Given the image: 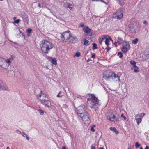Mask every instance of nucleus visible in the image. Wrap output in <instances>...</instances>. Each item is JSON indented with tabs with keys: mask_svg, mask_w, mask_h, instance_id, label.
<instances>
[{
	"mask_svg": "<svg viewBox=\"0 0 149 149\" xmlns=\"http://www.w3.org/2000/svg\"><path fill=\"white\" fill-rule=\"evenodd\" d=\"M61 37L63 42L74 43L76 42L77 40V37L71 35L69 31L61 34Z\"/></svg>",
	"mask_w": 149,
	"mask_h": 149,
	"instance_id": "obj_1",
	"label": "nucleus"
},
{
	"mask_svg": "<svg viewBox=\"0 0 149 149\" xmlns=\"http://www.w3.org/2000/svg\"><path fill=\"white\" fill-rule=\"evenodd\" d=\"M40 46L41 50L45 54L48 53L49 51L53 47L52 44L45 40L41 41Z\"/></svg>",
	"mask_w": 149,
	"mask_h": 149,
	"instance_id": "obj_2",
	"label": "nucleus"
},
{
	"mask_svg": "<svg viewBox=\"0 0 149 149\" xmlns=\"http://www.w3.org/2000/svg\"><path fill=\"white\" fill-rule=\"evenodd\" d=\"M88 99L87 106L90 107H93L98 104V100L93 94H88L86 96Z\"/></svg>",
	"mask_w": 149,
	"mask_h": 149,
	"instance_id": "obj_3",
	"label": "nucleus"
},
{
	"mask_svg": "<svg viewBox=\"0 0 149 149\" xmlns=\"http://www.w3.org/2000/svg\"><path fill=\"white\" fill-rule=\"evenodd\" d=\"M113 73L110 70H107L103 73V77L106 80H110L112 78Z\"/></svg>",
	"mask_w": 149,
	"mask_h": 149,
	"instance_id": "obj_4",
	"label": "nucleus"
},
{
	"mask_svg": "<svg viewBox=\"0 0 149 149\" xmlns=\"http://www.w3.org/2000/svg\"><path fill=\"white\" fill-rule=\"evenodd\" d=\"M86 113H87V112L86 111L84 105H81L78 107L77 113L79 116H81V115H83Z\"/></svg>",
	"mask_w": 149,
	"mask_h": 149,
	"instance_id": "obj_5",
	"label": "nucleus"
},
{
	"mask_svg": "<svg viewBox=\"0 0 149 149\" xmlns=\"http://www.w3.org/2000/svg\"><path fill=\"white\" fill-rule=\"evenodd\" d=\"M123 9H120L116 13L113 14V17L114 18L120 19L123 16Z\"/></svg>",
	"mask_w": 149,
	"mask_h": 149,
	"instance_id": "obj_6",
	"label": "nucleus"
},
{
	"mask_svg": "<svg viewBox=\"0 0 149 149\" xmlns=\"http://www.w3.org/2000/svg\"><path fill=\"white\" fill-rule=\"evenodd\" d=\"M130 48V46L129 43L127 42H124L123 43V47L122 51L124 53L127 52Z\"/></svg>",
	"mask_w": 149,
	"mask_h": 149,
	"instance_id": "obj_7",
	"label": "nucleus"
},
{
	"mask_svg": "<svg viewBox=\"0 0 149 149\" xmlns=\"http://www.w3.org/2000/svg\"><path fill=\"white\" fill-rule=\"evenodd\" d=\"M80 116L82 118L83 121L85 124H88L90 123V120L87 112L84 113L83 115H81Z\"/></svg>",
	"mask_w": 149,
	"mask_h": 149,
	"instance_id": "obj_8",
	"label": "nucleus"
},
{
	"mask_svg": "<svg viewBox=\"0 0 149 149\" xmlns=\"http://www.w3.org/2000/svg\"><path fill=\"white\" fill-rule=\"evenodd\" d=\"M40 102L42 104L48 107H50L51 106L50 102L49 100L45 99H40Z\"/></svg>",
	"mask_w": 149,
	"mask_h": 149,
	"instance_id": "obj_9",
	"label": "nucleus"
},
{
	"mask_svg": "<svg viewBox=\"0 0 149 149\" xmlns=\"http://www.w3.org/2000/svg\"><path fill=\"white\" fill-rule=\"evenodd\" d=\"M107 118L112 122H115L117 121L118 118L116 117L114 113H111L110 116L107 117Z\"/></svg>",
	"mask_w": 149,
	"mask_h": 149,
	"instance_id": "obj_10",
	"label": "nucleus"
},
{
	"mask_svg": "<svg viewBox=\"0 0 149 149\" xmlns=\"http://www.w3.org/2000/svg\"><path fill=\"white\" fill-rule=\"evenodd\" d=\"M105 39V43L107 45V51H109V49H108V45L109 44V40H111L112 41H113V40L111 39V38L109 37L108 36H104L102 38V40H103L104 39Z\"/></svg>",
	"mask_w": 149,
	"mask_h": 149,
	"instance_id": "obj_11",
	"label": "nucleus"
},
{
	"mask_svg": "<svg viewBox=\"0 0 149 149\" xmlns=\"http://www.w3.org/2000/svg\"><path fill=\"white\" fill-rule=\"evenodd\" d=\"M10 66V65L9 64H7V63L6 62V60L5 59L4 60V61H3V63L1 65L0 68H2L3 70H9L8 67Z\"/></svg>",
	"mask_w": 149,
	"mask_h": 149,
	"instance_id": "obj_12",
	"label": "nucleus"
},
{
	"mask_svg": "<svg viewBox=\"0 0 149 149\" xmlns=\"http://www.w3.org/2000/svg\"><path fill=\"white\" fill-rule=\"evenodd\" d=\"M0 89L8 90V88L5 83L0 80Z\"/></svg>",
	"mask_w": 149,
	"mask_h": 149,
	"instance_id": "obj_13",
	"label": "nucleus"
},
{
	"mask_svg": "<svg viewBox=\"0 0 149 149\" xmlns=\"http://www.w3.org/2000/svg\"><path fill=\"white\" fill-rule=\"evenodd\" d=\"M111 79L115 81H119L120 80L119 77L114 73Z\"/></svg>",
	"mask_w": 149,
	"mask_h": 149,
	"instance_id": "obj_14",
	"label": "nucleus"
},
{
	"mask_svg": "<svg viewBox=\"0 0 149 149\" xmlns=\"http://www.w3.org/2000/svg\"><path fill=\"white\" fill-rule=\"evenodd\" d=\"M83 29L84 31L87 33H89L91 31V29L87 26L84 27Z\"/></svg>",
	"mask_w": 149,
	"mask_h": 149,
	"instance_id": "obj_15",
	"label": "nucleus"
},
{
	"mask_svg": "<svg viewBox=\"0 0 149 149\" xmlns=\"http://www.w3.org/2000/svg\"><path fill=\"white\" fill-rule=\"evenodd\" d=\"M138 67L136 65L134 66H132L131 67V69L132 70H133L135 72H139V70H138Z\"/></svg>",
	"mask_w": 149,
	"mask_h": 149,
	"instance_id": "obj_16",
	"label": "nucleus"
},
{
	"mask_svg": "<svg viewBox=\"0 0 149 149\" xmlns=\"http://www.w3.org/2000/svg\"><path fill=\"white\" fill-rule=\"evenodd\" d=\"M37 97L40 100V99L39 98V97H40V98L41 97H42V99H45V97H46V95L42 93V91H41V93H40L39 96H37Z\"/></svg>",
	"mask_w": 149,
	"mask_h": 149,
	"instance_id": "obj_17",
	"label": "nucleus"
},
{
	"mask_svg": "<svg viewBox=\"0 0 149 149\" xmlns=\"http://www.w3.org/2000/svg\"><path fill=\"white\" fill-rule=\"evenodd\" d=\"M145 115V114L144 113H140L136 115V117H140L142 119Z\"/></svg>",
	"mask_w": 149,
	"mask_h": 149,
	"instance_id": "obj_18",
	"label": "nucleus"
},
{
	"mask_svg": "<svg viewBox=\"0 0 149 149\" xmlns=\"http://www.w3.org/2000/svg\"><path fill=\"white\" fill-rule=\"evenodd\" d=\"M142 118L140 117H136L135 120H136L137 124L139 125L142 121Z\"/></svg>",
	"mask_w": 149,
	"mask_h": 149,
	"instance_id": "obj_19",
	"label": "nucleus"
},
{
	"mask_svg": "<svg viewBox=\"0 0 149 149\" xmlns=\"http://www.w3.org/2000/svg\"><path fill=\"white\" fill-rule=\"evenodd\" d=\"M129 28L130 29V31L132 33H134L135 32V29L133 27L131 26V25L130 26Z\"/></svg>",
	"mask_w": 149,
	"mask_h": 149,
	"instance_id": "obj_20",
	"label": "nucleus"
},
{
	"mask_svg": "<svg viewBox=\"0 0 149 149\" xmlns=\"http://www.w3.org/2000/svg\"><path fill=\"white\" fill-rule=\"evenodd\" d=\"M64 95V93H63L62 91L59 92L58 94L57 95V97H62Z\"/></svg>",
	"mask_w": 149,
	"mask_h": 149,
	"instance_id": "obj_21",
	"label": "nucleus"
},
{
	"mask_svg": "<svg viewBox=\"0 0 149 149\" xmlns=\"http://www.w3.org/2000/svg\"><path fill=\"white\" fill-rule=\"evenodd\" d=\"M110 129L111 130L114 131L116 134H118V133L115 127H111Z\"/></svg>",
	"mask_w": 149,
	"mask_h": 149,
	"instance_id": "obj_22",
	"label": "nucleus"
},
{
	"mask_svg": "<svg viewBox=\"0 0 149 149\" xmlns=\"http://www.w3.org/2000/svg\"><path fill=\"white\" fill-rule=\"evenodd\" d=\"M51 62L52 64L55 65L57 64L55 58H52V59H51Z\"/></svg>",
	"mask_w": 149,
	"mask_h": 149,
	"instance_id": "obj_23",
	"label": "nucleus"
},
{
	"mask_svg": "<svg viewBox=\"0 0 149 149\" xmlns=\"http://www.w3.org/2000/svg\"><path fill=\"white\" fill-rule=\"evenodd\" d=\"M138 40H139L137 38H136L132 40V42L133 44H136L137 43Z\"/></svg>",
	"mask_w": 149,
	"mask_h": 149,
	"instance_id": "obj_24",
	"label": "nucleus"
},
{
	"mask_svg": "<svg viewBox=\"0 0 149 149\" xmlns=\"http://www.w3.org/2000/svg\"><path fill=\"white\" fill-rule=\"evenodd\" d=\"M117 1L119 4L121 5L124 4V0H118V1Z\"/></svg>",
	"mask_w": 149,
	"mask_h": 149,
	"instance_id": "obj_25",
	"label": "nucleus"
},
{
	"mask_svg": "<svg viewBox=\"0 0 149 149\" xmlns=\"http://www.w3.org/2000/svg\"><path fill=\"white\" fill-rule=\"evenodd\" d=\"M130 63L132 65V66H134L136 65V62L133 60L131 61H130Z\"/></svg>",
	"mask_w": 149,
	"mask_h": 149,
	"instance_id": "obj_26",
	"label": "nucleus"
},
{
	"mask_svg": "<svg viewBox=\"0 0 149 149\" xmlns=\"http://www.w3.org/2000/svg\"><path fill=\"white\" fill-rule=\"evenodd\" d=\"M84 41V45H86V46H88L89 45V41L88 40H86V39H85Z\"/></svg>",
	"mask_w": 149,
	"mask_h": 149,
	"instance_id": "obj_27",
	"label": "nucleus"
},
{
	"mask_svg": "<svg viewBox=\"0 0 149 149\" xmlns=\"http://www.w3.org/2000/svg\"><path fill=\"white\" fill-rule=\"evenodd\" d=\"M67 4H68V5L66 6V8H69L70 10H72V9L73 8L71 7V6H72V5L68 3H67Z\"/></svg>",
	"mask_w": 149,
	"mask_h": 149,
	"instance_id": "obj_28",
	"label": "nucleus"
},
{
	"mask_svg": "<svg viewBox=\"0 0 149 149\" xmlns=\"http://www.w3.org/2000/svg\"><path fill=\"white\" fill-rule=\"evenodd\" d=\"M140 146V144H139L138 142H136L135 143V146L136 148L139 147Z\"/></svg>",
	"mask_w": 149,
	"mask_h": 149,
	"instance_id": "obj_29",
	"label": "nucleus"
},
{
	"mask_svg": "<svg viewBox=\"0 0 149 149\" xmlns=\"http://www.w3.org/2000/svg\"><path fill=\"white\" fill-rule=\"evenodd\" d=\"M93 48L94 49H95L97 48V45L96 44L94 43L93 44Z\"/></svg>",
	"mask_w": 149,
	"mask_h": 149,
	"instance_id": "obj_30",
	"label": "nucleus"
},
{
	"mask_svg": "<svg viewBox=\"0 0 149 149\" xmlns=\"http://www.w3.org/2000/svg\"><path fill=\"white\" fill-rule=\"evenodd\" d=\"M38 111L39 112V113L40 115H42L44 113V111L42 110H38Z\"/></svg>",
	"mask_w": 149,
	"mask_h": 149,
	"instance_id": "obj_31",
	"label": "nucleus"
},
{
	"mask_svg": "<svg viewBox=\"0 0 149 149\" xmlns=\"http://www.w3.org/2000/svg\"><path fill=\"white\" fill-rule=\"evenodd\" d=\"M118 55L119 57L120 58H121L123 56L122 53L121 52H118Z\"/></svg>",
	"mask_w": 149,
	"mask_h": 149,
	"instance_id": "obj_32",
	"label": "nucleus"
},
{
	"mask_svg": "<svg viewBox=\"0 0 149 149\" xmlns=\"http://www.w3.org/2000/svg\"><path fill=\"white\" fill-rule=\"evenodd\" d=\"M80 56V53L79 52H77L75 54V56L77 57H79Z\"/></svg>",
	"mask_w": 149,
	"mask_h": 149,
	"instance_id": "obj_33",
	"label": "nucleus"
},
{
	"mask_svg": "<svg viewBox=\"0 0 149 149\" xmlns=\"http://www.w3.org/2000/svg\"><path fill=\"white\" fill-rule=\"evenodd\" d=\"M95 127V125H92L91 128V130L93 132L95 131V130L94 129V127Z\"/></svg>",
	"mask_w": 149,
	"mask_h": 149,
	"instance_id": "obj_34",
	"label": "nucleus"
},
{
	"mask_svg": "<svg viewBox=\"0 0 149 149\" xmlns=\"http://www.w3.org/2000/svg\"><path fill=\"white\" fill-rule=\"evenodd\" d=\"M28 20H29V19H28V17L27 16H26L24 18V21H26L27 22V23H28Z\"/></svg>",
	"mask_w": 149,
	"mask_h": 149,
	"instance_id": "obj_35",
	"label": "nucleus"
},
{
	"mask_svg": "<svg viewBox=\"0 0 149 149\" xmlns=\"http://www.w3.org/2000/svg\"><path fill=\"white\" fill-rule=\"evenodd\" d=\"M20 22V20L19 19H17L16 20L14 21V22L16 23H19Z\"/></svg>",
	"mask_w": 149,
	"mask_h": 149,
	"instance_id": "obj_36",
	"label": "nucleus"
},
{
	"mask_svg": "<svg viewBox=\"0 0 149 149\" xmlns=\"http://www.w3.org/2000/svg\"><path fill=\"white\" fill-rule=\"evenodd\" d=\"M84 24L83 23H81L79 26V27H83L84 26Z\"/></svg>",
	"mask_w": 149,
	"mask_h": 149,
	"instance_id": "obj_37",
	"label": "nucleus"
},
{
	"mask_svg": "<svg viewBox=\"0 0 149 149\" xmlns=\"http://www.w3.org/2000/svg\"><path fill=\"white\" fill-rule=\"evenodd\" d=\"M32 30L31 29L29 28L27 30V31L28 33H30L31 32Z\"/></svg>",
	"mask_w": 149,
	"mask_h": 149,
	"instance_id": "obj_38",
	"label": "nucleus"
},
{
	"mask_svg": "<svg viewBox=\"0 0 149 149\" xmlns=\"http://www.w3.org/2000/svg\"><path fill=\"white\" fill-rule=\"evenodd\" d=\"M20 133L21 134H22V136H23L24 137H25L24 135H26L25 133L24 132H22H22L20 131H19Z\"/></svg>",
	"mask_w": 149,
	"mask_h": 149,
	"instance_id": "obj_39",
	"label": "nucleus"
},
{
	"mask_svg": "<svg viewBox=\"0 0 149 149\" xmlns=\"http://www.w3.org/2000/svg\"><path fill=\"white\" fill-rule=\"evenodd\" d=\"M6 62L7 64H9V63H11V62L9 59H8L6 61Z\"/></svg>",
	"mask_w": 149,
	"mask_h": 149,
	"instance_id": "obj_40",
	"label": "nucleus"
},
{
	"mask_svg": "<svg viewBox=\"0 0 149 149\" xmlns=\"http://www.w3.org/2000/svg\"><path fill=\"white\" fill-rule=\"evenodd\" d=\"M121 117L123 118L125 120H126V118L123 115V114L121 115Z\"/></svg>",
	"mask_w": 149,
	"mask_h": 149,
	"instance_id": "obj_41",
	"label": "nucleus"
},
{
	"mask_svg": "<svg viewBox=\"0 0 149 149\" xmlns=\"http://www.w3.org/2000/svg\"><path fill=\"white\" fill-rule=\"evenodd\" d=\"M91 54H92V58H94L95 57V54L94 53H92Z\"/></svg>",
	"mask_w": 149,
	"mask_h": 149,
	"instance_id": "obj_42",
	"label": "nucleus"
},
{
	"mask_svg": "<svg viewBox=\"0 0 149 149\" xmlns=\"http://www.w3.org/2000/svg\"><path fill=\"white\" fill-rule=\"evenodd\" d=\"M26 139L27 140H29V137H28V136L27 135H26Z\"/></svg>",
	"mask_w": 149,
	"mask_h": 149,
	"instance_id": "obj_43",
	"label": "nucleus"
},
{
	"mask_svg": "<svg viewBox=\"0 0 149 149\" xmlns=\"http://www.w3.org/2000/svg\"><path fill=\"white\" fill-rule=\"evenodd\" d=\"M106 0H101V1L103 2L104 3H105L106 4H107V2H105Z\"/></svg>",
	"mask_w": 149,
	"mask_h": 149,
	"instance_id": "obj_44",
	"label": "nucleus"
},
{
	"mask_svg": "<svg viewBox=\"0 0 149 149\" xmlns=\"http://www.w3.org/2000/svg\"><path fill=\"white\" fill-rule=\"evenodd\" d=\"M143 23L145 24V25H147V23H148V22H147L146 21H144L143 22Z\"/></svg>",
	"mask_w": 149,
	"mask_h": 149,
	"instance_id": "obj_45",
	"label": "nucleus"
},
{
	"mask_svg": "<svg viewBox=\"0 0 149 149\" xmlns=\"http://www.w3.org/2000/svg\"><path fill=\"white\" fill-rule=\"evenodd\" d=\"M14 58V56L13 55H12L10 57V59H13Z\"/></svg>",
	"mask_w": 149,
	"mask_h": 149,
	"instance_id": "obj_46",
	"label": "nucleus"
},
{
	"mask_svg": "<svg viewBox=\"0 0 149 149\" xmlns=\"http://www.w3.org/2000/svg\"><path fill=\"white\" fill-rule=\"evenodd\" d=\"M95 146H92L91 147V149H95Z\"/></svg>",
	"mask_w": 149,
	"mask_h": 149,
	"instance_id": "obj_47",
	"label": "nucleus"
},
{
	"mask_svg": "<svg viewBox=\"0 0 149 149\" xmlns=\"http://www.w3.org/2000/svg\"><path fill=\"white\" fill-rule=\"evenodd\" d=\"M117 42L118 43L119 45H120L121 44V43H120L119 40H118Z\"/></svg>",
	"mask_w": 149,
	"mask_h": 149,
	"instance_id": "obj_48",
	"label": "nucleus"
},
{
	"mask_svg": "<svg viewBox=\"0 0 149 149\" xmlns=\"http://www.w3.org/2000/svg\"><path fill=\"white\" fill-rule=\"evenodd\" d=\"M47 59H49V60H51V59H52V57H47Z\"/></svg>",
	"mask_w": 149,
	"mask_h": 149,
	"instance_id": "obj_49",
	"label": "nucleus"
},
{
	"mask_svg": "<svg viewBox=\"0 0 149 149\" xmlns=\"http://www.w3.org/2000/svg\"><path fill=\"white\" fill-rule=\"evenodd\" d=\"M145 149H149V147L148 146H146Z\"/></svg>",
	"mask_w": 149,
	"mask_h": 149,
	"instance_id": "obj_50",
	"label": "nucleus"
},
{
	"mask_svg": "<svg viewBox=\"0 0 149 149\" xmlns=\"http://www.w3.org/2000/svg\"><path fill=\"white\" fill-rule=\"evenodd\" d=\"M117 42H115L114 43V45L116 46V47L117 46V45H116V44H117Z\"/></svg>",
	"mask_w": 149,
	"mask_h": 149,
	"instance_id": "obj_51",
	"label": "nucleus"
},
{
	"mask_svg": "<svg viewBox=\"0 0 149 149\" xmlns=\"http://www.w3.org/2000/svg\"><path fill=\"white\" fill-rule=\"evenodd\" d=\"M100 0H92V1H100Z\"/></svg>",
	"mask_w": 149,
	"mask_h": 149,
	"instance_id": "obj_52",
	"label": "nucleus"
},
{
	"mask_svg": "<svg viewBox=\"0 0 149 149\" xmlns=\"http://www.w3.org/2000/svg\"><path fill=\"white\" fill-rule=\"evenodd\" d=\"M62 149H66V147L65 146H63L62 147Z\"/></svg>",
	"mask_w": 149,
	"mask_h": 149,
	"instance_id": "obj_53",
	"label": "nucleus"
},
{
	"mask_svg": "<svg viewBox=\"0 0 149 149\" xmlns=\"http://www.w3.org/2000/svg\"><path fill=\"white\" fill-rule=\"evenodd\" d=\"M118 40H119V41L121 40V39L120 38H119V37L118 38Z\"/></svg>",
	"mask_w": 149,
	"mask_h": 149,
	"instance_id": "obj_54",
	"label": "nucleus"
},
{
	"mask_svg": "<svg viewBox=\"0 0 149 149\" xmlns=\"http://www.w3.org/2000/svg\"><path fill=\"white\" fill-rule=\"evenodd\" d=\"M38 6L40 7H41V5L40 4H38Z\"/></svg>",
	"mask_w": 149,
	"mask_h": 149,
	"instance_id": "obj_55",
	"label": "nucleus"
},
{
	"mask_svg": "<svg viewBox=\"0 0 149 149\" xmlns=\"http://www.w3.org/2000/svg\"><path fill=\"white\" fill-rule=\"evenodd\" d=\"M100 149H104L103 148V147H100Z\"/></svg>",
	"mask_w": 149,
	"mask_h": 149,
	"instance_id": "obj_56",
	"label": "nucleus"
},
{
	"mask_svg": "<svg viewBox=\"0 0 149 149\" xmlns=\"http://www.w3.org/2000/svg\"><path fill=\"white\" fill-rule=\"evenodd\" d=\"M16 19V17H14L13 18V19L15 20H15Z\"/></svg>",
	"mask_w": 149,
	"mask_h": 149,
	"instance_id": "obj_57",
	"label": "nucleus"
},
{
	"mask_svg": "<svg viewBox=\"0 0 149 149\" xmlns=\"http://www.w3.org/2000/svg\"><path fill=\"white\" fill-rule=\"evenodd\" d=\"M102 40H101V41H100L99 42H100V43L101 44V42H102Z\"/></svg>",
	"mask_w": 149,
	"mask_h": 149,
	"instance_id": "obj_58",
	"label": "nucleus"
},
{
	"mask_svg": "<svg viewBox=\"0 0 149 149\" xmlns=\"http://www.w3.org/2000/svg\"><path fill=\"white\" fill-rule=\"evenodd\" d=\"M145 55H143V56H142V57H145Z\"/></svg>",
	"mask_w": 149,
	"mask_h": 149,
	"instance_id": "obj_59",
	"label": "nucleus"
},
{
	"mask_svg": "<svg viewBox=\"0 0 149 149\" xmlns=\"http://www.w3.org/2000/svg\"><path fill=\"white\" fill-rule=\"evenodd\" d=\"M91 60L90 59H88V60H87V61L88 62V61H89Z\"/></svg>",
	"mask_w": 149,
	"mask_h": 149,
	"instance_id": "obj_60",
	"label": "nucleus"
},
{
	"mask_svg": "<svg viewBox=\"0 0 149 149\" xmlns=\"http://www.w3.org/2000/svg\"><path fill=\"white\" fill-rule=\"evenodd\" d=\"M9 148L8 147H7L6 148L7 149H9Z\"/></svg>",
	"mask_w": 149,
	"mask_h": 149,
	"instance_id": "obj_61",
	"label": "nucleus"
},
{
	"mask_svg": "<svg viewBox=\"0 0 149 149\" xmlns=\"http://www.w3.org/2000/svg\"><path fill=\"white\" fill-rule=\"evenodd\" d=\"M140 149H143V148H142V147H141L140 148Z\"/></svg>",
	"mask_w": 149,
	"mask_h": 149,
	"instance_id": "obj_62",
	"label": "nucleus"
},
{
	"mask_svg": "<svg viewBox=\"0 0 149 149\" xmlns=\"http://www.w3.org/2000/svg\"><path fill=\"white\" fill-rule=\"evenodd\" d=\"M3 0H0V1H3Z\"/></svg>",
	"mask_w": 149,
	"mask_h": 149,
	"instance_id": "obj_63",
	"label": "nucleus"
},
{
	"mask_svg": "<svg viewBox=\"0 0 149 149\" xmlns=\"http://www.w3.org/2000/svg\"><path fill=\"white\" fill-rule=\"evenodd\" d=\"M146 58H145V59H144V60H143V61H144L145 60H146Z\"/></svg>",
	"mask_w": 149,
	"mask_h": 149,
	"instance_id": "obj_64",
	"label": "nucleus"
}]
</instances>
